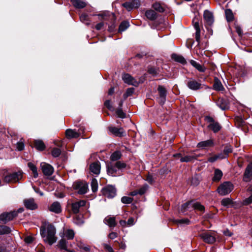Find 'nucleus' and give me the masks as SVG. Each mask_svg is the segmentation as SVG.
Listing matches in <instances>:
<instances>
[{
	"mask_svg": "<svg viewBox=\"0 0 252 252\" xmlns=\"http://www.w3.org/2000/svg\"><path fill=\"white\" fill-rule=\"evenodd\" d=\"M40 233L43 237H46L45 240L50 245H52L57 241V237L55 236L56 229L52 225L49 224L47 225L46 234V229L44 227L41 228Z\"/></svg>",
	"mask_w": 252,
	"mask_h": 252,
	"instance_id": "obj_1",
	"label": "nucleus"
},
{
	"mask_svg": "<svg viewBox=\"0 0 252 252\" xmlns=\"http://www.w3.org/2000/svg\"><path fill=\"white\" fill-rule=\"evenodd\" d=\"M23 177L21 172L18 171L12 173H7L3 175V181L5 183H15L19 182Z\"/></svg>",
	"mask_w": 252,
	"mask_h": 252,
	"instance_id": "obj_2",
	"label": "nucleus"
},
{
	"mask_svg": "<svg viewBox=\"0 0 252 252\" xmlns=\"http://www.w3.org/2000/svg\"><path fill=\"white\" fill-rule=\"evenodd\" d=\"M233 189V185L229 182H226L219 186L218 191L221 195H225L229 193Z\"/></svg>",
	"mask_w": 252,
	"mask_h": 252,
	"instance_id": "obj_3",
	"label": "nucleus"
},
{
	"mask_svg": "<svg viewBox=\"0 0 252 252\" xmlns=\"http://www.w3.org/2000/svg\"><path fill=\"white\" fill-rule=\"evenodd\" d=\"M73 188L78 190L79 194H83L87 192L88 185L85 182H77L74 184Z\"/></svg>",
	"mask_w": 252,
	"mask_h": 252,
	"instance_id": "obj_4",
	"label": "nucleus"
},
{
	"mask_svg": "<svg viewBox=\"0 0 252 252\" xmlns=\"http://www.w3.org/2000/svg\"><path fill=\"white\" fill-rule=\"evenodd\" d=\"M188 87L193 91H196L203 88V85L200 81H198L193 78H189L187 83Z\"/></svg>",
	"mask_w": 252,
	"mask_h": 252,
	"instance_id": "obj_5",
	"label": "nucleus"
},
{
	"mask_svg": "<svg viewBox=\"0 0 252 252\" xmlns=\"http://www.w3.org/2000/svg\"><path fill=\"white\" fill-rule=\"evenodd\" d=\"M205 120L209 123L210 124L208 126V127L211 129L214 132H217L219 131L220 128L221 126L218 122H215L212 117L210 116H206L205 118Z\"/></svg>",
	"mask_w": 252,
	"mask_h": 252,
	"instance_id": "obj_6",
	"label": "nucleus"
},
{
	"mask_svg": "<svg viewBox=\"0 0 252 252\" xmlns=\"http://www.w3.org/2000/svg\"><path fill=\"white\" fill-rule=\"evenodd\" d=\"M17 215V212H16L2 214L0 215V222L1 223H6L7 221L12 220Z\"/></svg>",
	"mask_w": 252,
	"mask_h": 252,
	"instance_id": "obj_7",
	"label": "nucleus"
},
{
	"mask_svg": "<svg viewBox=\"0 0 252 252\" xmlns=\"http://www.w3.org/2000/svg\"><path fill=\"white\" fill-rule=\"evenodd\" d=\"M102 193L107 198H113L116 194V190L113 186H108L102 189Z\"/></svg>",
	"mask_w": 252,
	"mask_h": 252,
	"instance_id": "obj_8",
	"label": "nucleus"
},
{
	"mask_svg": "<svg viewBox=\"0 0 252 252\" xmlns=\"http://www.w3.org/2000/svg\"><path fill=\"white\" fill-rule=\"evenodd\" d=\"M41 170L46 176H50L54 172V168L50 164L45 162H42L40 164Z\"/></svg>",
	"mask_w": 252,
	"mask_h": 252,
	"instance_id": "obj_9",
	"label": "nucleus"
},
{
	"mask_svg": "<svg viewBox=\"0 0 252 252\" xmlns=\"http://www.w3.org/2000/svg\"><path fill=\"white\" fill-rule=\"evenodd\" d=\"M86 203V202L85 200H80L72 203L71 204V209L73 213L74 214L78 213L81 208L85 206Z\"/></svg>",
	"mask_w": 252,
	"mask_h": 252,
	"instance_id": "obj_10",
	"label": "nucleus"
},
{
	"mask_svg": "<svg viewBox=\"0 0 252 252\" xmlns=\"http://www.w3.org/2000/svg\"><path fill=\"white\" fill-rule=\"evenodd\" d=\"M174 157H176V158H180L181 162H188L192 161L194 159H196L198 156H196V155H187V156H185V157H183L182 156L181 154L179 153V154L174 155Z\"/></svg>",
	"mask_w": 252,
	"mask_h": 252,
	"instance_id": "obj_11",
	"label": "nucleus"
},
{
	"mask_svg": "<svg viewBox=\"0 0 252 252\" xmlns=\"http://www.w3.org/2000/svg\"><path fill=\"white\" fill-rule=\"evenodd\" d=\"M108 130L112 134L116 136L121 137L126 135V132L122 127L118 128L115 127L109 126Z\"/></svg>",
	"mask_w": 252,
	"mask_h": 252,
	"instance_id": "obj_12",
	"label": "nucleus"
},
{
	"mask_svg": "<svg viewBox=\"0 0 252 252\" xmlns=\"http://www.w3.org/2000/svg\"><path fill=\"white\" fill-rule=\"evenodd\" d=\"M122 79L125 83L134 86L138 85L136 80L128 74H124L122 76Z\"/></svg>",
	"mask_w": 252,
	"mask_h": 252,
	"instance_id": "obj_13",
	"label": "nucleus"
},
{
	"mask_svg": "<svg viewBox=\"0 0 252 252\" xmlns=\"http://www.w3.org/2000/svg\"><path fill=\"white\" fill-rule=\"evenodd\" d=\"M200 236L204 242L209 244H213L216 240L215 237L210 233H203Z\"/></svg>",
	"mask_w": 252,
	"mask_h": 252,
	"instance_id": "obj_14",
	"label": "nucleus"
},
{
	"mask_svg": "<svg viewBox=\"0 0 252 252\" xmlns=\"http://www.w3.org/2000/svg\"><path fill=\"white\" fill-rule=\"evenodd\" d=\"M25 206L30 210H35L37 208V205L35 203L33 198L25 199L24 201Z\"/></svg>",
	"mask_w": 252,
	"mask_h": 252,
	"instance_id": "obj_15",
	"label": "nucleus"
},
{
	"mask_svg": "<svg viewBox=\"0 0 252 252\" xmlns=\"http://www.w3.org/2000/svg\"><path fill=\"white\" fill-rule=\"evenodd\" d=\"M252 178V163H249L244 173V180L248 182L251 180Z\"/></svg>",
	"mask_w": 252,
	"mask_h": 252,
	"instance_id": "obj_16",
	"label": "nucleus"
},
{
	"mask_svg": "<svg viewBox=\"0 0 252 252\" xmlns=\"http://www.w3.org/2000/svg\"><path fill=\"white\" fill-rule=\"evenodd\" d=\"M48 209L50 211L56 214H59L62 211L61 205L60 202L58 201L53 202L50 206H49Z\"/></svg>",
	"mask_w": 252,
	"mask_h": 252,
	"instance_id": "obj_17",
	"label": "nucleus"
},
{
	"mask_svg": "<svg viewBox=\"0 0 252 252\" xmlns=\"http://www.w3.org/2000/svg\"><path fill=\"white\" fill-rule=\"evenodd\" d=\"M204 19L208 25H211L214 23V17L212 13L208 10H205L203 14Z\"/></svg>",
	"mask_w": 252,
	"mask_h": 252,
	"instance_id": "obj_18",
	"label": "nucleus"
},
{
	"mask_svg": "<svg viewBox=\"0 0 252 252\" xmlns=\"http://www.w3.org/2000/svg\"><path fill=\"white\" fill-rule=\"evenodd\" d=\"M214 146L213 141L212 140H208L204 141H201L198 143L197 147L202 149H206L208 148L213 147Z\"/></svg>",
	"mask_w": 252,
	"mask_h": 252,
	"instance_id": "obj_19",
	"label": "nucleus"
},
{
	"mask_svg": "<svg viewBox=\"0 0 252 252\" xmlns=\"http://www.w3.org/2000/svg\"><path fill=\"white\" fill-rule=\"evenodd\" d=\"M90 169L91 172L98 175L100 171V165L98 162H95L92 163L90 166Z\"/></svg>",
	"mask_w": 252,
	"mask_h": 252,
	"instance_id": "obj_20",
	"label": "nucleus"
},
{
	"mask_svg": "<svg viewBox=\"0 0 252 252\" xmlns=\"http://www.w3.org/2000/svg\"><path fill=\"white\" fill-rule=\"evenodd\" d=\"M158 91L159 94V96H160V103L161 104L164 103L165 100V97L166 95V91L165 89L162 86H159L158 87Z\"/></svg>",
	"mask_w": 252,
	"mask_h": 252,
	"instance_id": "obj_21",
	"label": "nucleus"
},
{
	"mask_svg": "<svg viewBox=\"0 0 252 252\" xmlns=\"http://www.w3.org/2000/svg\"><path fill=\"white\" fill-rule=\"evenodd\" d=\"M107 173L109 175L114 176L117 174L118 169L116 167L115 164L110 163L107 165Z\"/></svg>",
	"mask_w": 252,
	"mask_h": 252,
	"instance_id": "obj_22",
	"label": "nucleus"
},
{
	"mask_svg": "<svg viewBox=\"0 0 252 252\" xmlns=\"http://www.w3.org/2000/svg\"><path fill=\"white\" fill-rule=\"evenodd\" d=\"M104 221L106 224L111 227H115L116 224L115 218L114 217L108 216L105 218Z\"/></svg>",
	"mask_w": 252,
	"mask_h": 252,
	"instance_id": "obj_23",
	"label": "nucleus"
},
{
	"mask_svg": "<svg viewBox=\"0 0 252 252\" xmlns=\"http://www.w3.org/2000/svg\"><path fill=\"white\" fill-rule=\"evenodd\" d=\"M66 136L68 138H77L79 134L76 130L68 129L65 131Z\"/></svg>",
	"mask_w": 252,
	"mask_h": 252,
	"instance_id": "obj_24",
	"label": "nucleus"
},
{
	"mask_svg": "<svg viewBox=\"0 0 252 252\" xmlns=\"http://www.w3.org/2000/svg\"><path fill=\"white\" fill-rule=\"evenodd\" d=\"M72 4L77 8H83L86 6V3L82 0H71Z\"/></svg>",
	"mask_w": 252,
	"mask_h": 252,
	"instance_id": "obj_25",
	"label": "nucleus"
},
{
	"mask_svg": "<svg viewBox=\"0 0 252 252\" xmlns=\"http://www.w3.org/2000/svg\"><path fill=\"white\" fill-rule=\"evenodd\" d=\"M34 147L38 151H43L45 148V145L44 142L41 140H36L34 141Z\"/></svg>",
	"mask_w": 252,
	"mask_h": 252,
	"instance_id": "obj_26",
	"label": "nucleus"
},
{
	"mask_svg": "<svg viewBox=\"0 0 252 252\" xmlns=\"http://www.w3.org/2000/svg\"><path fill=\"white\" fill-rule=\"evenodd\" d=\"M171 58L173 60L177 62H179L182 64H185L186 63V61L185 59L181 55L173 54L172 55Z\"/></svg>",
	"mask_w": 252,
	"mask_h": 252,
	"instance_id": "obj_27",
	"label": "nucleus"
},
{
	"mask_svg": "<svg viewBox=\"0 0 252 252\" xmlns=\"http://www.w3.org/2000/svg\"><path fill=\"white\" fill-rule=\"evenodd\" d=\"M214 89L217 91H220L224 90V87L221 82L217 78L215 79V83L213 85Z\"/></svg>",
	"mask_w": 252,
	"mask_h": 252,
	"instance_id": "obj_28",
	"label": "nucleus"
},
{
	"mask_svg": "<svg viewBox=\"0 0 252 252\" xmlns=\"http://www.w3.org/2000/svg\"><path fill=\"white\" fill-rule=\"evenodd\" d=\"M191 64L197 69L200 72H204L205 68L202 65L196 62L193 60H191L190 62Z\"/></svg>",
	"mask_w": 252,
	"mask_h": 252,
	"instance_id": "obj_29",
	"label": "nucleus"
},
{
	"mask_svg": "<svg viewBox=\"0 0 252 252\" xmlns=\"http://www.w3.org/2000/svg\"><path fill=\"white\" fill-rule=\"evenodd\" d=\"M145 15L148 19L151 20H154L157 18V14L153 10L146 11L145 12Z\"/></svg>",
	"mask_w": 252,
	"mask_h": 252,
	"instance_id": "obj_30",
	"label": "nucleus"
},
{
	"mask_svg": "<svg viewBox=\"0 0 252 252\" xmlns=\"http://www.w3.org/2000/svg\"><path fill=\"white\" fill-rule=\"evenodd\" d=\"M192 208L195 210H198L202 213L204 212V206L198 202L193 203L192 202Z\"/></svg>",
	"mask_w": 252,
	"mask_h": 252,
	"instance_id": "obj_31",
	"label": "nucleus"
},
{
	"mask_svg": "<svg viewBox=\"0 0 252 252\" xmlns=\"http://www.w3.org/2000/svg\"><path fill=\"white\" fill-rule=\"evenodd\" d=\"M222 176V173L221 170L217 169L215 170L214 176L213 178L214 181H219L220 180Z\"/></svg>",
	"mask_w": 252,
	"mask_h": 252,
	"instance_id": "obj_32",
	"label": "nucleus"
},
{
	"mask_svg": "<svg viewBox=\"0 0 252 252\" xmlns=\"http://www.w3.org/2000/svg\"><path fill=\"white\" fill-rule=\"evenodd\" d=\"M28 167L30 168V169L32 171L33 174V177L34 178H37L38 177V172L37 168L36 166L32 162H29L28 164Z\"/></svg>",
	"mask_w": 252,
	"mask_h": 252,
	"instance_id": "obj_33",
	"label": "nucleus"
},
{
	"mask_svg": "<svg viewBox=\"0 0 252 252\" xmlns=\"http://www.w3.org/2000/svg\"><path fill=\"white\" fill-rule=\"evenodd\" d=\"M64 236L68 240L73 239L74 237V231L71 229H67L64 233Z\"/></svg>",
	"mask_w": 252,
	"mask_h": 252,
	"instance_id": "obj_34",
	"label": "nucleus"
},
{
	"mask_svg": "<svg viewBox=\"0 0 252 252\" xmlns=\"http://www.w3.org/2000/svg\"><path fill=\"white\" fill-rule=\"evenodd\" d=\"M190 206L192 207V201H189L186 202L182 205L180 211L184 213L186 211L189 210Z\"/></svg>",
	"mask_w": 252,
	"mask_h": 252,
	"instance_id": "obj_35",
	"label": "nucleus"
},
{
	"mask_svg": "<svg viewBox=\"0 0 252 252\" xmlns=\"http://www.w3.org/2000/svg\"><path fill=\"white\" fill-rule=\"evenodd\" d=\"M226 18L227 21L230 22L233 20L234 16L230 9H226L225 11Z\"/></svg>",
	"mask_w": 252,
	"mask_h": 252,
	"instance_id": "obj_36",
	"label": "nucleus"
},
{
	"mask_svg": "<svg viewBox=\"0 0 252 252\" xmlns=\"http://www.w3.org/2000/svg\"><path fill=\"white\" fill-rule=\"evenodd\" d=\"M121 153L119 151L115 152L111 156V159L112 161H117L121 158Z\"/></svg>",
	"mask_w": 252,
	"mask_h": 252,
	"instance_id": "obj_37",
	"label": "nucleus"
},
{
	"mask_svg": "<svg viewBox=\"0 0 252 252\" xmlns=\"http://www.w3.org/2000/svg\"><path fill=\"white\" fill-rule=\"evenodd\" d=\"M129 26V23L126 21H124L121 23L119 26V31L120 32H124Z\"/></svg>",
	"mask_w": 252,
	"mask_h": 252,
	"instance_id": "obj_38",
	"label": "nucleus"
},
{
	"mask_svg": "<svg viewBox=\"0 0 252 252\" xmlns=\"http://www.w3.org/2000/svg\"><path fill=\"white\" fill-rule=\"evenodd\" d=\"M11 232L9 227L6 226H0V235L9 234Z\"/></svg>",
	"mask_w": 252,
	"mask_h": 252,
	"instance_id": "obj_39",
	"label": "nucleus"
},
{
	"mask_svg": "<svg viewBox=\"0 0 252 252\" xmlns=\"http://www.w3.org/2000/svg\"><path fill=\"white\" fill-rule=\"evenodd\" d=\"M80 19L81 21L85 23L86 25H90V21L89 20L88 15L86 14H82L80 15Z\"/></svg>",
	"mask_w": 252,
	"mask_h": 252,
	"instance_id": "obj_40",
	"label": "nucleus"
},
{
	"mask_svg": "<svg viewBox=\"0 0 252 252\" xmlns=\"http://www.w3.org/2000/svg\"><path fill=\"white\" fill-rule=\"evenodd\" d=\"M91 187H92V190L93 192H95L97 190L98 183H97V181L94 178H93L92 180Z\"/></svg>",
	"mask_w": 252,
	"mask_h": 252,
	"instance_id": "obj_41",
	"label": "nucleus"
},
{
	"mask_svg": "<svg viewBox=\"0 0 252 252\" xmlns=\"http://www.w3.org/2000/svg\"><path fill=\"white\" fill-rule=\"evenodd\" d=\"M221 205L225 207H229L232 203V201L229 198H226L221 201Z\"/></svg>",
	"mask_w": 252,
	"mask_h": 252,
	"instance_id": "obj_42",
	"label": "nucleus"
},
{
	"mask_svg": "<svg viewBox=\"0 0 252 252\" xmlns=\"http://www.w3.org/2000/svg\"><path fill=\"white\" fill-rule=\"evenodd\" d=\"M153 7L155 10L159 12H163L164 11V8L161 6L160 4L158 2L153 4Z\"/></svg>",
	"mask_w": 252,
	"mask_h": 252,
	"instance_id": "obj_43",
	"label": "nucleus"
},
{
	"mask_svg": "<svg viewBox=\"0 0 252 252\" xmlns=\"http://www.w3.org/2000/svg\"><path fill=\"white\" fill-rule=\"evenodd\" d=\"M174 222L177 224H189V220L188 219H178L175 220H174Z\"/></svg>",
	"mask_w": 252,
	"mask_h": 252,
	"instance_id": "obj_44",
	"label": "nucleus"
},
{
	"mask_svg": "<svg viewBox=\"0 0 252 252\" xmlns=\"http://www.w3.org/2000/svg\"><path fill=\"white\" fill-rule=\"evenodd\" d=\"M115 165L116 167H117V168L118 170H121L124 168H125L126 166V165L125 163L120 161H117L115 163Z\"/></svg>",
	"mask_w": 252,
	"mask_h": 252,
	"instance_id": "obj_45",
	"label": "nucleus"
},
{
	"mask_svg": "<svg viewBox=\"0 0 252 252\" xmlns=\"http://www.w3.org/2000/svg\"><path fill=\"white\" fill-rule=\"evenodd\" d=\"M133 201V198L127 197V196H124L121 199V201L124 204H130Z\"/></svg>",
	"mask_w": 252,
	"mask_h": 252,
	"instance_id": "obj_46",
	"label": "nucleus"
},
{
	"mask_svg": "<svg viewBox=\"0 0 252 252\" xmlns=\"http://www.w3.org/2000/svg\"><path fill=\"white\" fill-rule=\"evenodd\" d=\"M25 148V145L22 141V139H21L20 141L18 142L16 144V148L18 151H22Z\"/></svg>",
	"mask_w": 252,
	"mask_h": 252,
	"instance_id": "obj_47",
	"label": "nucleus"
},
{
	"mask_svg": "<svg viewBox=\"0 0 252 252\" xmlns=\"http://www.w3.org/2000/svg\"><path fill=\"white\" fill-rule=\"evenodd\" d=\"M192 23L196 31L200 30L199 25V20L196 17L193 19Z\"/></svg>",
	"mask_w": 252,
	"mask_h": 252,
	"instance_id": "obj_48",
	"label": "nucleus"
},
{
	"mask_svg": "<svg viewBox=\"0 0 252 252\" xmlns=\"http://www.w3.org/2000/svg\"><path fill=\"white\" fill-rule=\"evenodd\" d=\"M232 152V148L230 146H226L225 147L223 153L225 156H226V158L228 157V155L229 153Z\"/></svg>",
	"mask_w": 252,
	"mask_h": 252,
	"instance_id": "obj_49",
	"label": "nucleus"
},
{
	"mask_svg": "<svg viewBox=\"0 0 252 252\" xmlns=\"http://www.w3.org/2000/svg\"><path fill=\"white\" fill-rule=\"evenodd\" d=\"M61 151L58 148H54L52 151V155L55 158L58 157L61 155Z\"/></svg>",
	"mask_w": 252,
	"mask_h": 252,
	"instance_id": "obj_50",
	"label": "nucleus"
},
{
	"mask_svg": "<svg viewBox=\"0 0 252 252\" xmlns=\"http://www.w3.org/2000/svg\"><path fill=\"white\" fill-rule=\"evenodd\" d=\"M148 188L149 187L147 185H144L138 190V194L140 195L144 194L147 190Z\"/></svg>",
	"mask_w": 252,
	"mask_h": 252,
	"instance_id": "obj_51",
	"label": "nucleus"
},
{
	"mask_svg": "<svg viewBox=\"0 0 252 252\" xmlns=\"http://www.w3.org/2000/svg\"><path fill=\"white\" fill-rule=\"evenodd\" d=\"M124 7H125L128 11H130L132 9L133 6L131 2H127L123 4Z\"/></svg>",
	"mask_w": 252,
	"mask_h": 252,
	"instance_id": "obj_52",
	"label": "nucleus"
},
{
	"mask_svg": "<svg viewBox=\"0 0 252 252\" xmlns=\"http://www.w3.org/2000/svg\"><path fill=\"white\" fill-rule=\"evenodd\" d=\"M60 247L62 249H65L66 248V241L64 239H62L59 242Z\"/></svg>",
	"mask_w": 252,
	"mask_h": 252,
	"instance_id": "obj_53",
	"label": "nucleus"
},
{
	"mask_svg": "<svg viewBox=\"0 0 252 252\" xmlns=\"http://www.w3.org/2000/svg\"><path fill=\"white\" fill-rule=\"evenodd\" d=\"M116 114L120 118H124L126 117V114L123 112L121 108L118 109L117 110Z\"/></svg>",
	"mask_w": 252,
	"mask_h": 252,
	"instance_id": "obj_54",
	"label": "nucleus"
},
{
	"mask_svg": "<svg viewBox=\"0 0 252 252\" xmlns=\"http://www.w3.org/2000/svg\"><path fill=\"white\" fill-rule=\"evenodd\" d=\"M131 2L133 8H137L140 5V1L139 0H133Z\"/></svg>",
	"mask_w": 252,
	"mask_h": 252,
	"instance_id": "obj_55",
	"label": "nucleus"
},
{
	"mask_svg": "<svg viewBox=\"0 0 252 252\" xmlns=\"http://www.w3.org/2000/svg\"><path fill=\"white\" fill-rule=\"evenodd\" d=\"M126 222H127V226H132L135 223V221H134V218L132 217L129 218L128 219V220H127V221H126Z\"/></svg>",
	"mask_w": 252,
	"mask_h": 252,
	"instance_id": "obj_56",
	"label": "nucleus"
},
{
	"mask_svg": "<svg viewBox=\"0 0 252 252\" xmlns=\"http://www.w3.org/2000/svg\"><path fill=\"white\" fill-rule=\"evenodd\" d=\"M222 100H219L218 102V105L223 110L226 109V106L224 104H223L222 102Z\"/></svg>",
	"mask_w": 252,
	"mask_h": 252,
	"instance_id": "obj_57",
	"label": "nucleus"
},
{
	"mask_svg": "<svg viewBox=\"0 0 252 252\" xmlns=\"http://www.w3.org/2000/svg\"><path fill=\"white\" fill-rule=\"evenodd\" d=\"M104 248L108 252H114V251L112 248L107 244H104L103 245Z\"/></svg>",
	"mask_w": 252,
	"mask_h": 252,
	"instance_id": "obj_58",
	"label": "nucleus"
},
{
	"mask_svg": "<svg viewBox=\"0 0 252 252\" xmlns=\"http://www.w3.org/2000/svg\"><path fill=\"white\" fill-rule=\"evenodd\" d=\"M146 180L150 184H152L154 182V180L152 176L150 175H149L147 177Z\"/></svg>",
	"mask_w": 252,
	"mask_h": 252,
	"instance_id": "obj_59",
	"label": "nucleus"
},
{
	"mask_svg": "<svg viewBox=\"0 0 252 252\" xmlns=\"http://www.w3.org/2000/svg\"><path fill=\"white\" fill-rule=\"evenodd\" d=\"M218 159L216 155H215L212 157H210L208 158V161L210 162H214L216 161Z\"/></svg>",
	"mask_w": 252,
	"mask_h": 252,
	"instance_id": "obj_60",
	"label": "nucleus"
},
{
	"mask_svg": "<svg viewBox=\"0 0 252 252\" xmlns=\"http://www.w3.org/2000/svg\"><path fill=\"white\" fill-rule=\"evenodd\" d=\"M134 92V89L133 88H129L127 90L126 94L127 96L130 95Z\"/></svg>",
	"mask_w": 252,
	"mask_h": 252,
	"instance_id": "obj_61",
	"label": "nucleus"
},
{
	"mask_svg": "<svg viewBox=\"0 0 252 252\" xmlns=\"http://www.w3.org/2000/svg\"><path fill=\"white\" fill-rule=\"evenodd\" d=\"M218 159H224L226 158V156H225L223 152L219 154L218 155H216Z\"/></svg>",
	"mask_w": 252,
	"mask_h": 252,
	"instance_id": "obj_62",
	"label": "nucleus"
},
{
	"mask_svg": "<svg viewBox=\"0 0 252 252\" xmlns=\"http://www.w3.org/2000/svg\"><path fill=\"white\" fill-rule=\"evenodd\" d=\"M33 238L31 236L26 237L25 239V241L27 243H31L32 242Z\"/></svg>",
	"mask_w": 252,
	"mask_h": 252,
	"instance_id": "obj_63",
	"label": "nucleus"
},
{
	"mask_svg": "<svg viewBox=\"0 0 252 252\" xmlns=\"http://www.w3.org/2000/svg\"><path fill=\"white\" fill-rule=\"evenodd\" d=\"M104 104L109 110H111L112 109L110 100H106Z\"/></svg>",
	"mask_w": 252,
	"mask_h": 252,
	"instance_id": "obj_64",
	"label": "nucleus"
}]
</instances>
